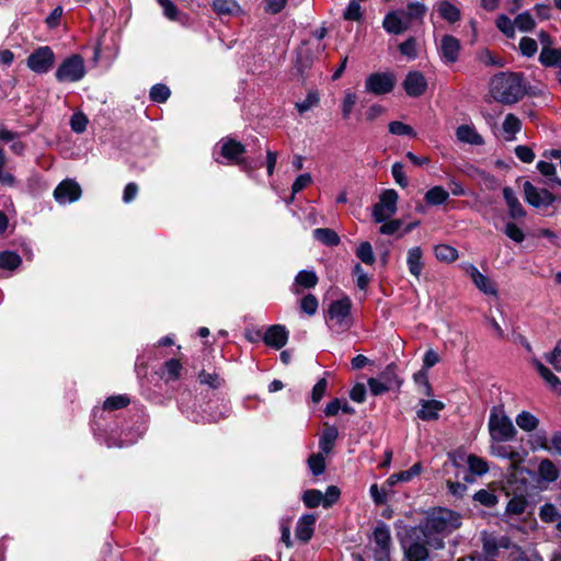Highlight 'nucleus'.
I'll use <instances>...</instances> for the list:
<instances>
[{
    "label": "nucleus",
    "instance_id": "f257e3e1",
    "mask_svg": "<svg viewBox=\"0 0 561 561\" xmlns=\"http://www.w3.org/2000/svg\"><path fill=\"white\" fill-rule=\"evenodd\" d=\"M461 524L462 517L459 513L435 507L426 513L424 520L416 527L423 530L430 547L439 550L445 546L444 538L460 528Z\"/></svg>",
    "mask_w": 561,
    "mask_h": 561
},
{
    "label": "nucleus",
    "instance_id": "f03ea898",
    "mask_svg": "<svg viewBox=\"0 0 561 561\" xmlns=\"http://www.w3.org/2000/svg\"><path fill=\"white\" fill-rule=\"evenodd\" d=\"M490 93L497 102L514 104L527 93V87L520 73L500 72L490 81Z\"/></svg>",
    "mask_w": 561,
    "mask_h": 561
},
{
    "label": "nucleus",
    "instance_id": "7ed1b4c3",
    "mask_svg": "<svg viewBox=\"0 0 561 561\" xmlns=\"http://www.w3.org/2000/svg\"><path fill=\"white\" fill-rule=\"evenodd\" d=\"M401 547L403 549L402 561H427L430 558V545L427 543V537L423 534V530L415 527H411L404 537L400 539Z\"/></svg>",
    "mask_w": 561,
    "mask_h": 561
},
{
    "label": "nucleus",
    "instance_id": "20e7f679",
    "mask_svg": "<svg viewBox=\"0 0 561 561\" xmlns=\"http://www.w3.org/2000/svg\"><path fill=\"white\" fill-rule=\"evenodd\" d=\"M489 432L493 440L507 442L515 437L516 430L502 408L494 407L489 417Z\"/></svg>",
    "mask_w": 561,
    "mask_h": 561
},
{
    "label": "nucleus",
    "instance_id": "39448f33",
    "mask_svg": "<svg viewBox=\"0 0 561 561\" xmlns=\"http://www.w3.org/2000/svg\"><path fill=\"white\" fill-rule=\"evenodd\" d=\"M352 301L348 297L334 300L328 309V324L337 332H344L352 325L351 319Z\"/></svg>",
    "mask_w": 561,
    "mask_h": 561
},
{
    "label": "nucleus",
    "instance_id": "423d86ee",
    "mask_svg": "<svg viewBox=\"0 0 561 561\" xmlns=\"http://www.w3.org/2000/svg\"><path fill=\"white\" fill-rule=\"evenodd\" d=\"M85 72L83 58L78 54H73L61 61L55 72V77L60 83H72L82 80Z\"/></svg>",
    "mask_w": 561,
    "mask_h": 561
},
{
    "label": "nucleus",
    "instance_id": "0eeeda50",
    "mask_svg": "<svg viewBox=\"0 0 561 561\" xmlns=\"http://www.w3.org/2000/svg\"><path fill=\"white\" fill-rule=\"evenodd\" d=\"M55 60L56 57L53 49L49 46H41L28 55L26 66L33 72L43 75L54 67Z\"/></svg>",
    "mask_w": 561,
    "mask_h": 561
},
{
    "label": "nucleus",
    "instance_id": "6e6552de",
    "mask_svg": "<svg viewBox=\"0 0 561 561\" xmlns=\"http://www.w3.org/2000/svg\"><path fill=\"white\" fill-rule=\"evenodd\" d=\"M398 193L386 190L381 193L379 202L373 208V218L376 222L390 219L397 211Z\"/></svg>",
    "mask_w": 561,
    "mask_h": 561
},
{
    "label": "nucleus",
    "instance_id": "1a4fd4ad",
    "mask_svg": "<svg viewBox=\"0 0 561 561\" xmlns=\"http://www.w3.org/2000/svg\"><path fill=\"white\" fill-rule=\"evenodd\" d=\"M396 85V76L392 72H374L365 81V90L375 95L390 93Z\"/></svg>",
    "mask_w": 561,
    "mask_h": 561
},
{
    "label": "nucleus",
    "instance_id": "9d476101",
    "mask_svg": "<svg viewBox=\"0 0 561 561\" xmlns=\"http://www.w3.org/2000/svg\"><path fill=\"white\" fill-rule=\"evenodd\" d=\"M375 547V559L377 561H389L391 552V534L385 523H379L373 533Z\"/></svg>",
    "mask_w": 561,
    "mask_h": 561
},
{
    "label": "nucleus",
    "instance_id": "9b49d317",
    "mask_svg": "<svg viewBox=\"0 0 561 561\" xmlns=\"http://www.w3.org/2000/svg\"><path fill=\"white\" fill-rule=\"evenodd\" d=\"M524 194L527 203L534 207H548L557 201V196L546 188H538L530 182L524 183Z\"/></svg>",
    "mask_w": 561,
    "mask_h": 561
},
{
    "label": "nucleus",
    "instance_id": "f8f14e48",
    "mask_svg": "<svg viewBox=\"0 0 561 561\" xmlns=\"http://www.w3.org/2000/svg\"><path fill=\"white\" fill-rule=\"evenodd\" d=\"M538 38L542 46L540 55H539V61L545 67H556L557 64H559V59L561 58V47L552 48V44H553L552 38L545 31H541L538 34Z\"/></svg>",
    "mask_w": 561,
    "mask_h": 561
},
{
    "label": "nucleus",
    "instance_id": "ddd939ff",
    "mask_svg": "<svg viewBox=\"0 0 561 561\" xmlns=\"http://www.w3.org/2000/svg\"><path fill=\"white\" fill-rule=\"evenodd\" d=\"M382 27L389 34L399 35L408 31L411 25L404 16V11H390L383 18Z\"/></svg>",
    "mask_w": 561,
    "mask_h": 561
},
{
    "label": "nucleus",
    "instance_id": "4468645a",
    "mask_svg": "<svg viewBox=\"0 0 561 561\" xmlns=\"http://www.w3.org/2000/svg\"><path fill=\"white\" fill-rule=\"evenodd\" d=\"M81 196V188L73 180L60 182L54 191V197L59 204L76 202Z\"/></svg>",
    "mask_w": 561,
    "mask_h": 561
},
{
    "label": "nucleus",
    "instance_id": "2eb2a0df",
    "mask_svg": "<svg viewBox=\"0 0 561 561\" xmlns=\"http://www.w3.org/2000/svg\"><path fill=\"white\" fill-rule=\"evenodd\" d=\"M402 87L405 93L411 98H419L427 89V80L424 75L420 71H410L405 76Z\"/></svg>",
    "mask_w": 561,
    "mask_h": 561
},
{
    "label": "nucleus",
    "instance_id": "dca6fc26",
    "mask_svg": "<svg viewBox=\"0 0 561 561\" xmlns=\"http://www.w3.org/2000/svg\"><path fill=\"white\" fill-rule=\"evenodd\" d=\"M460 48V42L456 37L444 35L438 46L439 56L445 64H454L459 58Z\"/></svg>",
    "mask_w": 561,
    "mask_h": 561
},
{
    "label": "nucleus",
    "instance_id": "f3484780",
    "mask_svg": "<svg viewBox=\"0 0 561 561\" xmlns=\"http://www.w3.org/2000/svg\"><path fill=\"white\" fill-rule=\"evenodd\" d=\"M245 152V147L233 139L222 140L221 141V154L229 161L244 167L245 160L242 158Z\"/></svg>",
    "mask_w": 561,
    "mask_h": 561
},
{
    "label": "nucleus",
    "instance_id": "a211bd4d",
    "mask_svg": "<svg viewBox=\"0 0 561 561\" xmlns=\"http://www.w3.org/2000/svg\"><path fill=\"white\" fill-rule=\"evenodd\" d=\"M263 341L266 345L274 348H282L288 341V331L284 325L274 324L267 328Z\"/></svg>",
    "mask_w": 561,
    "mask_h": 561
},
{
    "label": "nucleus",
    "instance_id": "6ab92c4d",
    "mask_svg": "<svg viewBox=\"0 0 561 561\" xmlns=\"http://www.w3.org/2000/svg\"><path fill=\"white\" fill-rule=\"evenodd\" d=\"M421 408L416 411V415L422 421H435L439 417V412L444 410L445 404L438 400H421Z\"/></svg>",
    "mask_w": 561,
    "mask_h": 561
},
{
    "label": "nucleus",
    "instance_id": "aec40b11",
    "mask_svg": "<svg viewBox=\"0 0 561 561\" xmlns=\"http://www.w3.org/2000/svg\"><path fill=\"white\" fill-rule=\"evenodd\" d=\"M531 364L536 368L539 376L545 380V382L550 387V389L557 393L561 394V380L558 376H556L546 365H543L539 359L533 358Z\"/></svg>",
    "mask_w": 561,
    "mask_h": 561
},
{
    "label": "nucleus",
    "instance_id": "412c9836",
    "mask_svg": "<svg viewBox=\"0 0 561 561\" xmlns=\"http://www.w3.org/2000/svg\"><path fill=\"white\" fill-rule=\"evenodd\" d=\"M316 520L317 517L313 514L302 515L296 525V537L304 542L309 541L313 535Z\"/></svg>",
    "mask_w": 561,
    "mask_h": 561
},
{
    "label": "nucleus",
    "instance_id": "4be33fe9",
    "mask_svg": "<svg viewBox=\"0 0 561 561\" xmlns=\"http://www.w3.org/2000/svg\"><path fill=\"white\" fill-rule=\"evenodd\" d=\"M456 137L460 142L469 144L472 146H481L484 144L483 137L472 125H460L456 130Z\"/></svg>",
    "mask_w": 561,
    "mask_h": 561
},
{
    "label": "nucleus",
    "instance_id": "5701e85b",
    "mask_svg": "<svg viewBox=\"0 0 561 561\" xmlns=\"http://www.w3.org/2000/svg\"><path fill=\"white\" fill-rule=\"evenodd\" d=\"M470 277L474 285L484 294L496 296L497 291L493 283L483 275L476 266H470Z\"/></svg>",
    "mask_w": 561,
    "mask_h": 561
},
{
    "label": "nucleus",
    "instance_id": "b1692460",
    "mask_svg": "<svg viewBox=\"0 0 561 561\" xmlns=\"http://www.w3.org/2000/svg\"><path fill=\"white\" fill-rule=\"evenodd\" d=\"M337 435L339 432L335 426L325 424V427L319 440V448L322 454L328 455L332 451Z\"/></svg>",
    "mask_w": 561,
    "mask_h": 561
},
{
    "label": "nucleus",
    "instance_id": "393cba45",
    "mask_svg": "<svg viewBox=\"0 0 561 561\" xmlns=\"http://www.w3.org/2000/svg\"><path fill=\"white\" fill-rule=\"evenodd\" d=\"M504 199L510 208V215L513 218H523L526 213L515 195V192L511 187H504L503 190Z\"/></svg>",
    "mask_w": 561,
    "mask_h": 561
},
{
    "label": "nucleus",
    "instance_id": "a878e982",
    "mask_svg": "<svg viewBox=\"0 0 561 561\" xmlns=\"http://www.w3.org/2000/svg\"><path fill=\"white\" fill-rule=\"evenodd\" d=\"M422 249L420 247L411 248L408 251V257H407V264L409 267L410 273L415 276L416 278L420 277L423 263H422Z\"/></svg>",
    "mask_w": 561,
    "mask_h": 561
},
{
    "label": "nucleus",
    "instance_id": "bb28decb",
    "mask_svg": "<svg viewBox=\"0 0 561 561\" xmlns=\"http://www.w3.org/2000/svg\"><path fill=\"white\" fill-rule=\"evenodd\" d=\"M211 8L218 15H238L242 12L236 0H214Z\"/></svg>",
    "mask_w": 561,
    "mask_h": 561
},
{
    "label": "nucleus",
    "instance_id": "cd10ccee",
    "mask_svg": "<svg viewBox=\"0 0 561 561\" xmlns=\"http://www.w3.org/2000/svg\"><path fill=\"white\" fill-rule=\"evenodd\" d=\"M449 197L448 191H446L443 186H434L430 188L425 195L424 201L426 204L431 206H439L447 202Z\"/></svg>",
    "mask_w": 561,
    "mask_h": 561
},
{
    "label": "nucleus",
    "instance_id": "c85d7f7f",
    "mask_svg": "<svg viewBox=\"0 0 561 561\" xmlns=\"http://www.w3.org/2000/svg\"><path fill=\"white\" fill-rule=\"evenodd\" d=\"M312 233L314 239L324 245L334 247L341 241L339 234L330 228H317Z\"/></svg>",
    "mask_w": 561,
    "mask_h": 561
},
{
    "label": "nucleus",
    "instance_id": "c756f323",
    "mask_svg": "<svg viewBox=\"0 0 561 561\" xmlns=\"http://www.w3.org/2000/svg\"><path fill=\"white\" fill-rule=\"evenodd\" d=\"M437 11L439 15L449 23L459 21L461 16L460 10L448 1H440L437 4Z\"/></svg>",
    "mask_w": 561,
    "mask_h": 561
},
{
    "label": "nucleus",
    "instance_id": "7c9ffc66",
    "mask_svg": "<svg viewBox=\"0 0 561 561\" xmlns=\"http://www.w3.org/2000/svg\"><path fill=\"white\" fill-rule=\"evenodd\" d=\"M540 478L547 482H554L559 478V470L550 459H543L538 466Z\"/></svg>",
    "mask_w": 561,
    "mask_h": 561
},
{
    "label": "nucleus",
    "instance_id": "2f4dec72",
    "mask_svg": "<svg viewBox=\"0 0 561 561\" xmlns=\"http://www.w3.org/2000/svg\"><path fill=\"white\" fill-rule=\"evenodd\" d=\"M517 426L525 432H533L539 425V420L528 411H522L516 416Z\"/></svg>",
    "mask_w": 561,
    "mask_h": 561
},
{
    "label": "nucleus",
    "instance_id": "473e14b6",
    "mask_svg": "<svg viewBox=\"0 0 561 561\" xmlns=\"http://www.w3.org/2000/svg\"><path fill=\"white\" fill-rule=\"evenodd\" d=\"M522 128V122L518 117H516L514 114L510 113L505 116L504 123H503V130L506 136V140L512 141L515 139V135Z\"/></svg>",
    "mask_w": 561,
    "mask_h": 561
},
{
    "label": "nucleus",
    "instance_id": "72a5a7b5",
    "mask_svg": "<svg viewBox=\"0 0 561 561\" xmlns=\"http://www.w3.org/2000/svg\"><path fill=\"white\" fill-rule=\"evenodd\" d=\"M318 284V276L313 271H300L295 277V286L313 288Z\"/></svg>",
    "mask_w": 561,
    "mask_h": 561
},
{
    "label": "nucleus",
    "instance_id": "f704fd0d",
    "mask_svg": "<svg viewBox=\"0 0 561 561\" xmlns=\"http://www.w3.org/2000/svg\"><path fill=\"white\" fill-rule=\"evenodd\" d=\"M514 24L515 28L517 27L520 32H530L536 27V22L528 11L518 14L514 20Z\"/></svg>",
    "mask_w": 561,
    "mask_h": 561
},
{
    "label": "nucleus",
    "instance_id": "c9c22d12",
    "mask_svg": "<svg viewBox=\"0 0 561 561\" xmlns=\"http://www.w3.org/2000/svg\"><path fill=\"white\" fill-rule=\"evenodd\" d=\"M528 502L524 496L512 497L506 505V514L522 515L527 508Z\"/></svg>",
    "mask_w": 561,
    "mask_h": 561
},
{
    "label": "nucleus",
    "instance_id": "e433bc0d",
    "mask_svg": "<svg viewBox=\"0 0 561 561\" xmlns=\"http://www.w3.org/2000/svg\"><path fill=\"white\" fill-rule=\"evenodd\" d=\"M356 256L365 264L373 265L375 263V254L373 247L368 241L362 242L356 249Z\"/></svg>",
    "mask_w": 561,
    "mask_h": 561
},
{
    "label": "nucleus",
    "instance_id": "4c0bfd02",
    "mask_svg": "<svg viewBox=\"0 0 561 561\" xmlns=\"http://www.w3.org/2000/svg\"><path fill=\"white\" fill-rule=\"evenodd\" d=\"M307 463L313 476H320L325 471V459L322 453L311 455Z\"/></svg>",
    "mask_w": 561,
    "mask_h": 561
},
{
    "label": "nucleus",
    "instance_id": "58836bf2",
    "mask_svg": "<svg viewBox=\"0 0 561 561\" xmlns=\"http://www.w3.org/2000/svg\"><path fill=\"white\" fill-rule=\"evenodd\" d=\"M467 462L469 470L474 474L482 476L489 471L486 460H484L481 457H478L476 455H469Z\"/></svg>",
    "mask_w": 561,
    "mask_h": 561
},
{
    "label": "nucleus",
    "instance_id": "ea45409f",
    "mask_svg": "<svg viewBox=\"0 0 561 561\" xmlns=\"http://www.w3.org/2000/svg\"><path fill=\"white\" fill-rule=\"evenodd\" d=\"M434 252H435V256L439 261H444V262H453V261L457 260V257H458L457 250L447 244L436 245L434 249Z\"/></svg>",
    "mask_w": 561,
    "mask_h": 561
},
{
    "label": "nucleus",
    "instance_id": "a19ab883",
    "mask_svg": "<svg viewBox=\"0 0 561 561\" xmlns=\"http://www.w3.org/2000/svg\"><path fill=\"white\" fill-rule=\"evenodd\" d=\"M22 260L15 252L4 251L0 253V268L14 270L21 264Z\"/></svg>",
    "mask_w": 561,
    "mask_h": 561
},
{
    "label": "nucleus",
    "instance_id": "79ce46f5",
    "mask_svg": "<svg viewBox=\"0 0 561 561\" xmlns=\"http://www.w3.org/2000/svg\"><path fill=\"white\" fill-rule=\"evenodd\" d=\"M496 27L508 38L515 37V24L507 15L501 14L495 21Z\"/></svg>",
    "mask_w": 561,
    "mask_h": 561
},
{
    "label": "nucleus",
    "instance_id": "37998d69",
    "mask_svg": "<svg viewBox=\"0 0 561 561\" xmlns=\"http://www.w3.org/2000/svg\"><path fill=\"white\" fill-rule=\"evenodd\" d=\"M398 48L400 54L410 60L417 57V42L415 37H409L407 41L401 43Z\"/></svg>",
    "mask_w": 561,
    "mask_h": 561
},
{
    "label": "nucleus",
    "instance_id": "c03bdc74",
    "mask_svg": "<svg viewBox=\"0 0 561 561\" xmlns=\"http://www.w3.org/2000/svg\"><path fill=\"white\" fill-rule=\"evenodd\" d=\"M539 517L545 523H553L558 520L561 515L556 505L546 503L539 510Z\"/></svg>",
    "mask_w": 561,
    "mask_h": 561
},
{
    "label": "nucleus",
    "instance_id": "a18cd8bd",
    "mask_svg": "<svg viewBox=\"0 0 561 561\" xmlns=\"http://www.w3.org/2000/svg\"><path fill=\"white\" fill-rule=\"evenodd\" d=\"M302 501L309 508L318 507L320 504L323 505V493L316 489L307 490L302 495Z\"/></svg>",
    "mask_w": 561,
    "mask_h": 561
},
{
    "label": "nucleus",
    "instance_id": "49530a36",
    "mask_svg": "<svg viewBox=\"0 0 561 561\" xmlns=\"http://www.w3.org/2000/svg\"><path fill=\"white\" fill-rule=\"evenodd\" d=\"M170 89L162 83H157L150 89V99L157 103H163L170 98Z\"/></svg>",
    "mask_w": 561,
    "mask_h": 561
},
{
    "label": "nucleus",
    "instance_id": "de8ad7c7",
    "mask_svg": "<svg viewBox=\"0 0 561 561\" xmlns=\"http://www.w3.org/2000/svg\"><path fill=\"white\" fill-rule=\"evenodd\" d=\"M543 358L557 371H561V339L556 343L551 352L545 353Z\"/></svg>",
    "mask_w": 561,
    "mask_h": 561
},
{
    "label": "nucleus",
    "instance_id": "09e8293b",
    "mask_svg": "<svg viewBox=\"0 0 561 561\" xmlns=\"http://www.w3.org/2000/svg\"><path fill=\"white\" fill-rule=\"evenodd\" d=\"M473 499L474 501L479 502L481 505L485 506V507H493L497 504V496L491 492V491H488V490H479L474 495H473Z\"/></svg>",
    "mask_w": 561,
    "mask_h": 561
},
{
    "label": "nucleus",
    "instance_id": "8fccbe9b",
    "mask_svg": "<svg viewBox=\"0 0 561 561\" xmlns=\"http://www.w3.org/2000/svg\"><path fill=\"white\" fill-rule=\"evenodd\" d=\"M198 380L203 385H207L211 389H218L222 385V379L216 373H208L206 370H202L198 374Z\"/></svg>",
    "mask_w": 561,
    "mask_h": 561
},
{
    "label": "nucleus",
    "instance_id": "3c124183",
    "mask_svg": "<svg viewBox=\"0 0 561 561\" xmlns=\"http://www.w3.org/2000/svg\"><path fill=\"white\" fill-rule=\"evenodd\" d=\"M130 400L127 396L118 394L107 398L104 403L103 408L105 410H118L122 408H125L129 404Z\"/></svg>",
    "mask_w": 561,
    "mask_h": 561
},
{
    "label": "nucleus",
    "instance_id": "603ef678",
    "mask_svg": "<svg viewBox=\"0 0 561 561\" xmlns=\"http://www.w3.org/2000/svg\"><path fill=\"white\" fill-rule=\"evenodd\" d=\"M389 131L393 135L415 137L414 129L402 122L393 121L389 124Z\"/></svg>",
    "mask_w": 561,
    "mask_h": 561
},
{
    "label": "nucleus",
    "instance_id": "864d4df0",
    "mask_svg": "<svg viewBox=\"0 0 561 561\" xmlns=\"http://www.w3.org/2000/svg\"><path fill=\"white\" fill-rule=\"evenodd\" d=\"M319 101L320 99L317 92H309L306 99L301 102H297L295 106L300 114H304L305 112L317 106L319 104Z\"/></svg>",
    "mask_w": 561,
    "mask_h": 561
},
{
    "label": "nucleus",
    "instance_id": "5fc2aeb1",
    "mask_svg": "<svg viewBox=\"0 0 561 561\" xmlns=\"http://www.w3.org/2000/svg\"><path fill=\"white\" fill-rule=\"evenodd\" d=\"M360 0H351L343 16L347 21H360L363 18L362 8L359 5Z\"/></svg>",
    "mask_w": 561,
    "mask_h": 561
},
{
    "label": "nucleus",
    "instance_id": "6e6d98bb",
    "mask_svg": "<svg viewBox=\"0 0 561 561\" xmlns=\"http://www.w3.org/2000/svg\"><path fill=\"white\" fill-rule=\"evenodd\" d=\"M356 102H357V95L355 93L350 92V91L345 93L344 99L342 101V105H341L342 116L344 119L350 118Z\"/></svg>",
    "mask_w": 561,
    "mask_h": 561
},
{
    "label": "nucleus",
    "instance_id": "4d7b16f0",
    "mask_svg": "<svg viewBox=\"0 0 561 561\" xmlns=\"http://www.w3.org/2000/svg\"><path fill=\"white\" fill-rule=\"evenodd\" d=\"M426 13V7L420 2H411L408 4V10L404 11V16L411 22L414 19H422Z\"/></svg>",
    "mask_w": 561,
    "mask_h": 561
},
{
    "label": "nucleus",
    "instance_id": "13d9d810",
    "mask_svg": "<svg viewBox=\"0 0 561 561\" xmlns=\"http://www.w3.org/2000/svg\"><path fill=\"white\" fill-rule=\"evenodd\" d=\"M319 304L316 296L308 294L300 300V309L308 316H313L318 310Z\"/></svg>",
    "mask_w": 561,
    "mask_h": 561
},
{
    "label": "nucleus",
    "instance_id": "bf43d9fd",
    "mask_svg": "<svg viewBox=\"0 0 561 561\" xmlns=\"http://www.w3.org/2000/svg\"><path fill=\"white\" fill-rule=\"evenodd\" d=\"M482 546L483 550L488 556L494 557L499 551L497 539L486 533L482 534Z\"/></svg>",
    "mask_w": 561,
    "mask_h": 561
},
{
    "label": "nucleus",
    "instance_id": "052dcab7",
    "mask_svg": "<svg viewBox=\"0 0 561 561\" xmlns=\"http://www.w3.org/2000/svg\"><path fill=\"white\" fill-rule=\"evenodd\" d=\"M538 49L537 42L531 37H522L519 42V50L523 56L533 57Z\"/></svg>",
    "mask_w": 561,
    "mask_h": 561
},
{
    "label": "nucleus",
    "instance_id": "680f3d73",
    "mask_svg": "<svg viewBox=\"0 0 561 561\" xmlns=\"http://www.w3.org/2000/svg\"><path fill=\"white\" fill-rule=\"evenodd\" d=\"M88 118L83 113H75L70 118L71 129L77 133H83L88 125Z\"/></svg>",
    "mask_w": 561,
    "mask_h": 561
},
{
    "label": "nucleus",
    "instance_id": "e2e57ef3",
    "mask_svg": "<svg viewBox=\"0 0 561 561\" xmlns=\"http://www.w3.org/2000/svg\"><path fill=\"white\" fill-rule=\"evenodd\" d=\"M353 273L356 277V286L359 289L365 290L368 287L369 282H370V277L368 276V274L365 273V271L358 263L355 264Z\"/></svg>",
    "mask_w": 561,
    "mask_h": 561
},
{
    "label": "nucleus",
    "instance_id": "0e129e2a",
    "mask_svg": "<svg viewBox=\"0 0 561 561\" xmlns=\"http://www.w3.org/2000/svg\"><path fill=\"white\" fill-rule=\"evenodd\" d=\"M391 173L398 185H400L401 187L408 186L409 181L404 174L403 164L401 162H396L392 164Z\"/></svg>",
    "mask_w": 561,
    "mask_h": 561
},
{
    "label": "nucleus",
    "instance_id": "69168bd1",
    "mask_svg": "<svg viewBox=\"0 0 561 561\" xmlns=\"http://www.w3.org/2000/svg\"><path fill=\"white\" fill-rule=\"evenodd\" d=\"M422 471L420 462L414 463L410 469L396 473L398 481L409 482Z\"/></svg>",
    "mask_w": 561,
    "mask_h": 561
},
{
    "label": "nucleus",
    "instance_id": "338daca9",
    "mask_svg": "<svg viewBox=\"0 0 561 561\" xmlns=\"http://www.w3.org/2000/svg\"><path fill=\"white\" fill-rule=\"evenodd\" d=\"M341 491L335 485H330L323 494V507L328 508L340 499Z\"/></svg>",
    "mask_w": 561,
    "mask_h": 561
},
{
    "label": "nucleus",
    "instance_id": "774afa93",
    "mask_svg": "<svg viewBox=\"0 0 561 561\" xmlns=\"http://www.w3.org/2000/svg\"><path fill=\"white\" fill-rule=\"evenodd\" d=\"M504 232L510 239L517 243L523 242L525 239L524 232L514 222L506 224Z\"/></svg>",
    "mask_w": 561,
    "mask_h": 561
}]
</instances>
